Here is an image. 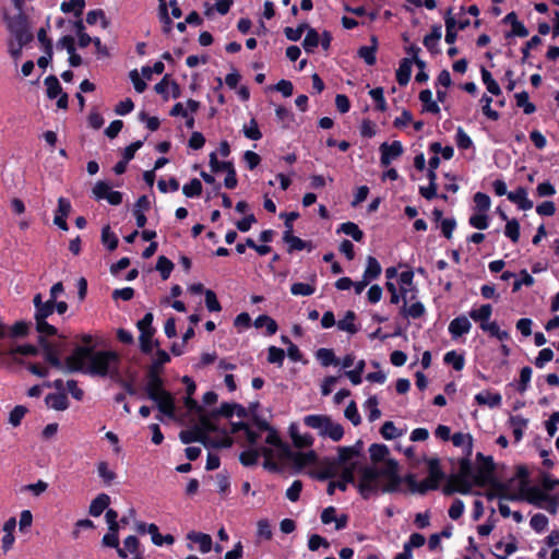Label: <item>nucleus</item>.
<instances>
[{
	"label": "nucleus",
	"instance_id": "1",
	"mask_svg": "<svg viewBox=\"0 0 559 559\" xmlns=\"http://www.w3.org/2000/svg\"><path fill=\"white\" fill-rule=\"evenodd\" d=\"M120 355L114 350H95L93 346H75L66 358L68 372L119 378Z\"/></svg>",
	"mask_w": 559,
	"mask_h": 559
},
{
	"label": "nucleus",
	"instance_id": "2",
	"mask_svg": "<svg viewBox=\"0 0 559 559\" xmlns=\"http://www.w3.org/2000/svg\"><path fill=\"white\" fill-rule=\"evenodd\" d=\"M169 361V354L164 349H157L156 359L152 362L146 372L147 383L145 391L147 397L156 403L162 414L173 417L176 409L175 400L171 393L164 389V381L160 377L163 366Z\"/></svg>",
	"mask_w": 559,
	"mask_h": 559
},
{
	"label": "nucleus",
	"instance_id": "3",
	"mask_svg": "<svg viewBox=\"0 0 559 559\" xmlns=\"http://www.w3.org/2000/svg\"><path fill=\"white\" fill-rule=\"evenodd\" d=\"M396 474H399V464L393 459L386 462L384 468L365 466L360 469V478L357 484L358 492L365 500H368L372 495L379 492V479L381 477Z\"/></svg>",
	"mask_w": 559,
	"mask_h": 559
},
{
	"label": "nucleus",
	"instance_id": "4",
	"mask_svg": "<svg viewBox=\"0 0 559 559\" xmlns=\"http://www.w3.org/2000/svg\"><path fill=\"white\" fill-rule=\"evenodd\" d=\"M476 460L477 467L473 476V481L475 486L485 487L496 478V465L492 456H486L480 452L476 454Z\"/></svg>",
	"mask_w": 559,
	"mask_h": 559
},
{
	"label": "nucleus",
	"instance_id": "5",
	"mask_svg": "<svg viewBox=\"0 0 559 559\" xmlns=\"http://www.w3.org/2000/svg\"><path fill=\"white\" fill-rule=\"evenodd\" d=\"M8 28L21 45H27L34 38L28 27L27 16L23 12L8 17Z\"/></svg>",
	"mask_w": 559,
	"mask_h": 559
},
{
	"label": "nucleus",
	"instance_id": "6",
	"mask_svg": "<svg viewBox=\"0 0 559 559\" xmlns=\"http://www.w3.org/2000/svg\"><path fill=\"white\" fill-rule=\"evenodd\" d=\"M53 302H55V300L48 299L34 313L36 331L39 334H46L48 336L58 335L57 328L47 322V318L50 317L55 312Z\"/></svg>",
	"mask_w": 559,
	"mask_h": 559
},
{
	"label": "nucleus",
	"instance_id": "7",
	"mask_svg": "<svg viewBox=\"0 0 559 559\" xmlns=\"http://www.w3.org/2000/svg\"><path fill=\"white\" fill-rule=\"evenodd\" d=\"M46 334H39L38 344L43 349L45 361L58 370H67L66 361L60 359V350L57 345L47 340Z\"/></svg>",
	"mask_w": 559,
	"mask_h": 559
},
{
	"label": "nucleus",
	"instance_id": "8",
	"mask_svg": "<svg viewBox=\"0 0 559 559\" xmlns=\"http://www.w3.org/2000/svg\"><path fill=\"white\" fill-rule=\"evenodd\" d=\"M473 485L474 481L471 478L460 474H453L448 478L442 488V492L445 496H452L456 492L461 495H468L472 491Z\"/></svg>",
	"mask_w": 559,
	"mask_h": 559
},
{
	"label": "nucleus",
	"instance_id": "9",
	"mask_svg": "<svg viewBox=\"0 0 559 559\" xmlns=\"http://www.w3.org/2000/svg\"><path fill=\"white\" fill-rule=\"evenodd\" d=\"M286 460L293 462L296 469H302L308 465H312L317 462L318 456L314 451L309 452H295L290 447H285L283 456Z\"/></svg>",
	"mask_w": 559,
	"mask_h": 559
},
{
	"label": "nucleus",
	"instance_id": "10",
	"mask_svg": "<svg viewBox=\"0 0 559 559\" xmlns=\"http://www.w3.org/2000/svg\"><path fill=\"white\" fill-rule=\"evenodd\" d=\"M93 194L96 200H106L111 205L121 204L123 199L122 192L111 190L106 181H97L93 188Z\"/></svg>",
	"mask_w": 559,
	"mask_h": 559
},
{
	"label": "nucleus",
	"instance_id": "11",
	"mask_svg": "<svg viewBox=\"0 0 559 559\" xmlns=\"http://www.w3.org/2000/svg\"><path fill=\"white\" fill-rule=\"evenodd\" d=\"M381 156L380 164L382 167H388L393 159L399 158L403 152V145L401 141H393L392 143L384 142L379 147Z\"/></svg>",
	"mask_w": 559,
	"mask_h": 559
},
{
	"label": "nucleus",
	"instance_id": "12",
	"mask_svg": "<svg viewBox=\"0 0 559 559\" xmlns=\"http://www.w3.org/2000/svg\"><path fill=\"white\" fill-rule=\"evenodd\" d=\"M518 495H522L521 500H525L538 508H543V502L550 500V496L537 486L521 488Z\"/></svg>",
	"mask_w": 559,
	"mask_h": 559
},
{
	"label": "nucleus",
	"instance_id": "13",
	"mask_svg": "<svg viewBox=\"0 0 559 559\" xmlns=\"http://www.w3.org/2000/svg\"><path fill=\"white\" fill-rule=\"evenodd\" d=\"M355 464L345 466L341 473V479H337V481H331L328 485L326 492L329 495H333L336 488L341 491H346L348 484H355Z\"/></svg>",
	"mask_w": 559,
	"mask_h": 559
},
{
	"label": "nucleus",
	"instance_id": "14",
	"mask_svg": "<svg viewBox=\"0 0 559 559\" xmlns=\"http://www.w3.org/2000/svg\"><path fill=\"white\" fill-rule=\"evenodd\" d=\"M71 209V202L67 198L60 197L58 199V207L55 213L53 224L64 231L69 229L67 217L69 216Z\"/></svg>",
	"mask_w": 559,
	"mask_h": 559
},
{
	"label": "nucleus",
	"instance_id": "15",
	"mask_svg": "<svg viewBox=\"0 0 559 559\" xmlns=\"http://www.w3.org/2000/svg\"><path fill=\"white\" fill-rule=\"evenodd\" d=\"M472 329V323L468 318L464 314H461L454 318L449 324V333L453 340H456L464 334H467Z\"/></svg>",
	"mask_w": 559,
	"mask_h": 559
},
{
	"label": "nucleus",
	"instance_id": "16",
	"mask_svg": "<svg viewBox=\"0 0 559 559\" xmlns=\"http://www.w3.org/2000/svg\"><path fill=\"white\" fill-rule=\"evenodd\" d=\"M508 200L516 204L519 210L528 211L533 209L534 203L527 198V189L525 187H518L514 191L508 193Z\"/></svg>",
	"mask_w": 559,
	"mask_h": 559
},
{
	"label": "nucleus",
	"instance_id": "17",
	"mask_svg": "<svg viewBox=\"0 0 559 559\" xmlns=\"http://www.w3.org/2000/svg\"><path fill=\"white\" fill-rule=\"evenodd\" d=\"M283 241L288 245L287 252L292 253L294 251H301V250H312V243L311 241L302 240L301 238L295 236L289 230H285L283 234Z\"/></svg>",
	"mask_w": 559,
	"mask_h": 559
},
{
	"label": "nucleus",
	"instance_id": "18",
	"mask_svg": "<svg viewBox=\"0 0 559 559\" xmlns=\"http://www.w3.org/2000/svg\"><path fill=\"white\" fill-rule=\"evenodd\" d=\"M487 486L491 487L492 490L496 491L497 497L500 499H506L510 501H520L522 499V495L511 492L509 490V485L500 481L497 477Z\"/></svg>",
	"mask_w": 559,
	"mask_h": 559
},
{
	"label": "nucleus",
	"instance_id": "19",
	"mask_svg": "<svg viewBox=\"0 0 559 559\" xmlns=\"http://www.w3.org/2000/svg\"><path fill=\"white\" fill-rule=\"evenodd\" d=\"M179 439L183 444L200 442L205 445V441L209 440V436L195 426L193 429L181 430Z\"/></svg>",
	"mask_w": 559,
	"mask_h": 559
},
{
	"label": "nucleus",
	"instance_id": "20",
	"mask_svg": "<svg viewBox=\"0 0 559 559\" xmlns=\"http://www.w3.org/2000/svg\"><path fill=\"white\" fill-rule=\"evenodd\" d=\"M48 407L55 411H66L69 407V399L66 392L49 393L45 397Z\"/></svg>",
	"mask_w": 559,
	"mask_h": 559
},
{
	"label": "nucleus",
	"instance_id": "21",
	"mask_svg": "<svg viewBox=\"0 0 559 559\" xmlns=\"http://www.w3.org/2000/svg\"><path fill=\"white\" fill-rule=\"evenodd\" d=\"M474 399L478 405H487L490 408L499 407L502 403V396L498 392L483 391L476 394Z\"/></svg>",
	"mask_w": 559,
	"mask_h": 559
},
{
	"label": "nucleus",
	"instance_id": "22",
	"mask_svg": "<svg viewBox=\"0 0 559 559\" xmlns=\"http://www.w3.org/2000/svg\"><path fill=\"white\" fill-rule=\"evenodd\" d=\"M141 550V543L139 538L134 535H129L123 540V547L118 548V557L121 559H127L129 554H135Z\"/></svg>",
	"mask_w": 559,
	"mask_h": 559
},
{
	"label": "nucleus",
	"instance_id": "23",
	"mask_svg": "<svg viewBox=\"0 0 559 559\" xmlns=\"http://www.w3.org/2000/svg\"><path fill=\"white\" fill-rule=\"evenodd\" d=\"M412 66L413 60H411L409 58H403L401 60L395 73L396 82L399 83L400 86H405L408 84L412 75Z\"/></svg>",
	"mask_w": 559,
	"mask_h": 559
},
{
	"label": "nucleus",
	"instance_id": "24",
	"mask_svg": "<svg viewBox=\"0 0 559 559\" xmlns=\"http://www.w3.org/2000/svg\"><path fill=\"white\" fill-rule=\"evenodd\" d=\"M109 503L110 497L107 493H99L92 500L88 513L92 516L97 518L108 508Z\"/></svg>",
	"mask_w": 559,
	"mask_h": 559
},
{
	"label": "nucleus",
	"instance_id": "25",
	"mask_svg": "<svg viewBox=\"0 0 559 559\" xmlns=\"http://www.w3.org/2000/svg\"><path fill=\"white\" fill-rule=\"evenodd\" d=\"M338 464L334 459L324 457L321 462V471L318 473V479L326 480L337 474Z\"/></svg>",
	"mask_w": 559,
	"mask_h": 559
},
{
	"label": "nucleus",
	"instance_id": "26",
	"mask_svg": "<svg viewBox=\"0 0 559 559\" xmlns=\"http://www.w3.org/2000/svg\"><path fill=\"white\" fill-rule=\"evenodd\" d=\"M469 318L480 324H485L490 321L492 316V306L490 304L481 305L478 309H472L468 312Z\"/></svg>",
	"mask_w": 559,
	"mask_h": 559
},
{
	"label": "nucleus",
	"instance_id": "27",
	"mask_svg": "<svg viewBox=\"0 0 559 559\" xmlns=\"http://www.w3.org/2000/svg\"><path fill=\"white\" fill-rule=\"evenodd\" d=\"M336 233L337 234L343 233V234L352 237L357 242H361L365 238L364 231L354 222L342 223L338 226Z\"/></svg>",
	"mask_w": 559,
	"mask_h": 559
},
{
	"label": "nucleus",
	"instance_id": "28",
	"mask_svg": "<svg viewBox=\"0 0 559 559\" xmlns=\"http://www.w3.org/2000/svg\"><path fill=\"white\" fill-rule=\"evenodd\" d=\"M480 330L488 333L490 337H495L501 342L508 341L510 334L506 330H501L496 321H488L485 324H480Z\"/></svg>",
	"mask_w": 559,
	"mask_h": 559
},
{
	"label": "nucleus",
	"instance_id": "29",
	"mask_svg": "<svg viewBox=\"0 0 559 559\" xmlns=\"http://www.w3.org/2000/svg\"><path fill=\"white\" fill-rule=\"evenodd\" d=\"M428 465V479H430L433 484H437L439 487L440 481L444 479L445 474L441 469L440 461L437 457L430 459L427 462Z\"/></svg>",
	"mask_w": 559,
	"mask_h": 559
},
{
	"label": "nucleus",
	"instance_id": "30",
	"mask_svg": "<svg viewBox=\"0 0 559 559\" xmlns=\"http://www.w3.org/2000/svg\"><path fill=\"white\" fill-rule=\"evenodd\" d=\"M426 312L425 306L420 301H416L407 307V301L403 302V306L400 310V314L404 318L418 319L423 317Z\"/></svg>",
	"mask_w": 559,
	"mask_h": 559
},
{
	"label": "nucleus",
	"instance_id": "31",
	"mask_svg": "<svg viewBox=\"0 0 559 559\" xmlns=\"http://www.w3.org/2000/svg\"><path fill=\"white\" fill-rule=\"evenodd\" d=\"M321 436H328L333 441H340L344 436V428L341 424L333 423L330 417L325 423V426L322 431H320Z\"/></svg>",
	"mask_w": 559,
	"mask_h": 559
},
{
	"label": "nucleus",
	"instance_id": "32",
	"mask_svg": "<svg viewBox=\"0 0 559 559\" xmlns=\"http://www.w3.org/2000/svg\"><path fill=\"white\" fill-rule=\"evenodd\" d=\"M198 416L200 425L197 427L202 429L204 433L207 435L209 432L218 431V426L215 424V419H217V417L212 416V411L209 413L204 411V413H201Z\"/></svg>",
	"mask_w": 559,
	"mask_h": 559
},
{
	"label": "nucleus",
	"instance_id": "33",
	"mask_svg": "<svg viewBox=\"0 0 559 559\" xmlns=\"http://www.w3.org/2000/svg\"><path fill=\"white\" fill-rule=\"evenodd\" d=\"M188 538L193 543L199 544L201 552L206 554L212 549V537L209 534L191 532L188 534Z\"/></svg>",
	"mask_w": 559,
	"mask_h": 559
},
{
	"label": "nucleus",
	"instance_id": "34",
	"mask_svg": "<svg viewBox=\"0 0 559 559\" xmlns=\"http://www.w3.org/2000/svg\"><path fill=\"white\" fill-rule=\"evenodd\" d=\"M85 5V0H69L61 3L60 10L63 13H73L75 17H81Z\"/></svg>",
	"mask_w": 559,
	"mask_h": 559
},
{
	"label": "nucleus",
	"instance_id": "35",
	"mask_svg": "<svg viewBox=\"0 0 559 559\" xmlns=\"http://www.w3.org/2000/svg\"><path fill=\"white\" fill-rule=\"evenodd\" d=\"M356 313L353 310H348L344 318L338 320L337 328L341 331L348 332L349 334H356L358 332V328L355 324Z\"/></svg>",
	"mask_w": 559,
	"mask_h": 559
},
{
	"label": "nucleus",
	"instance_id": "36",
	"mask_svg": "<svg viewBox=\"0 0 559 559\" xmlns=\"http://www.w3.org/2000/svg\"><path fill=\"white\" fill-rule=\"evenodd\" d=\"M382 267L379 263V261L369 255L367 258V266L364 272L362 277L365 280H368L369 282L377 280L381 274Z\"/></svg>",
	"mask_w": 559,
	"mask_h": 559
},
{
	"label": "nucleus",
	"instance_id": "37",
	"mask_svg": "<svg viewBox=\"0 0 559 559\" xmlns=\"http://www.w3.org/2000/svg\"><path fill=\"white\" fill-rule=\"evenodd\" d=\"M254 326L257 329L265 326L267 336L274 335L278 330L276 321L267 314H260L254 320Z\"/></svg>",
	"mask_w": 559,
	"mask_h": 559
},
{
	"label": "nucleus",
	"instance_id": "38",
	"mask_svg": "<svg viewBox=\"0 0 559 559\" xmlns=\"http://www.w3.org/2000/svg\"><path fill=\"white\" fill-rule=\"evenodd\" d=\"M419 100L423 103L424 111H428L431 114H439L440 107L432 99V92L428 88L420 91L419 93Z\"/></svg>",
	"mask_w": 559,
	"mask_h": 559
},
{
	"label": "nucleus",
	"instance_id": "39",
	"mask_svg": "<svg viewBox=\"0 0 559 559\" xmlns=\"http://www.w3.org/2000/svg\"><path fill=\"white\" fill-rule=\"evenodd\" d=\"M155 332L151 331H143V333H140L139 342H140V349L143 354L150 355L153 352L154 346H158V341L153 342V336Z\"/></svg>",
	"mask_w": 559,
	"mask_h": 559
},
{
	"label": "nucleus",
	"instance_id": "40",
	"mask_svg": "<svg viewBox=\"0 0 559 559\" xmlns=\"http://www.w3.org/2000/svg\"><path fill=\"white\" fill-rule=\"evenodd\" d=\"M44 83L47 87L46 93L49 99H55L63 93L61 84L56 75H48Z\"/></svg>",
	"mask_w": 559,
	"mask_h": 559
},
{
	"label": "nucleus",
	"instance_id": "41",
	"mask_svg": "<svg viewBox=\"0 0 559 559\" xmlns=\"http://www.w3.org/2000/svg\"><path fill=\"white\" fill-rule=\"evenodd\" d=\"M384 478L388 481L384 485L379 484V491L382 493H394L400 491V486L403 483L402 476L400 474L385 476Z\"/></svg>",
	"mask_w": 559,
	"mask_h": 559
},
{
	"label": "nucleus",
	"instance_id": "42",
	"mask_svg": "<svg viewBox=\"0 0 559 559\" xmlns=\"http://www.w3.org/2000/svg\"><path fill=\"white\" fill-rule=\"evenodd\" d=\"M317 359L321 362L322 366L329 367L331 365L337 366L340 365V359L336 358L333 349L330 348H320L316 353Z\"/></svg>",
	"mask_w": 559,
	"mask_h": 559
},
{
	"label": "nucleus",
	"instance_id": "43",
	"mask_svg": "<svg viewBox=\"0 0 559 559\" xmlns=\"http://www.w3.org/2000/svg\"><path fill=\"white\" fill-rule=\"evenodd\" d=\"M389 453H390L389 448L385 444L372 443L369 447L370 460L373 463H380V462L384 461L386 459V456L389 455Z\"/></svg>",
	"mask_w": 559,
	"mask_h": 559
},
{
	"label": "nucleus",
	"instance_id": "44",
	"mask_svg": "<svg viewBox=\"0 0 559 559\" xmlns=\"http://www.w3.org/2000/svg\"><path fill=\"white\" fill-rule=\"evenodd\" d=\"M480 74L483 83L486 85L488 92L492 95L499 96L502 92L497 81L492 78L491 73L485 67H481Z\"/></svg>",
	"mask_w": 559,
	"mask_h": 559
},
{
	"label": "nucleus",
	"instance_id": "45",
	"mask_svg": "<svg viewBox=\"0 0 559 559\" xmlns=\"http://www.w3.org/2000/svg\"><path fill=\"white\" fill-rule=\"evenodd\" d=\"M528 98V93L525 91L515 94L516 106L522 108L525 115H532L536 111V106Z\"/></svg>",
	"mask_w": 559,
	"mask_h": 559
},
{
	"label": "nucleus",
	"instance_id": "46",
	"mask_svg": "<svg viewBox=\"0 0 559 559\" xmlns=\"http://www.w3.org/2000/svg\"><path fill=\"white\" fill-rule=\"evenodd\" d=\"M443 361L447 365H451L456 371H461L465 365L464 356L462 354H457L455 350L445 353Z\"/></svg>",
	"mask_w": 559,
	"mask_h": 559
},
{
	"label": "nucleus",
	"instance_id": "47",
	"mask_svg": "<svg viewBox=\"0 0 559 559\" xmlns=\"http://www.w3.org/2000/svg\"><path fill=\"white\" fill-rule=\"evenodd\" d=\"M320 35L314 28H309L305 39L302 41V47L307 52H313L314 48L319 46Z\"/></svg>",
	"mask_w": 559,
	"mask_h": 559
},
{
	"label": "nucleus",
	"instance_id": "48",
	"mask_svg": "<svg viewBox=\"0 0 559 559\" xmlns=\"http://www.w3.org/2000/svg\"><path fill=\"white\" fill-rule=\"evenodd\" d=\"M504 236L509 238L513 243H516L520 239V223L516 218L507 221L504 227Z\"/></svg>",
	"mask_w": 559,
	"mask_h": 559
},
{
	"label": "nucleus",
	"instance_id": "49",
	"mask_svg": "<svg viewBox=\"0 0 559 559\" xmlns=\"http://www.w3.org/2000/svg\"><path fill=\"white\" fill-rule=\"evenodd\" d=\"M174 263L165 255H159L156 263V270L160 273L164 281L168 280L173 270Z\"/></svg>",
	"mask_w": 559,
	"mask_h": 559
},
{
	"label": "nucleus",
	"instance_id": "50",
	"mask_svg": "<svg viewBox=\"0 0 559 559\" xmlns=\"http://www.w3.org/2000/svg\"><path fill=\"white\" fill-rule=\"evenodd\" d=\"M275 115L284 129L289 128L290 124L295 121L294 114L284 106H277L275 109Z\"/></svg>",
	"mask_w": 559,
	"mask_h": 559
},
{
	"label": "nucleus",
	"instance_id": "51",
	"mask_svg": "<svg viewBox=\"0 0 559 559\" xmlns=\"http://www.w3.org/2000/svg\"><path fill=\"white\" fill-rule=\"evenodd\" d=\"M210 167L212 173L217 174L221 171H229L234 167L231 162H219L215 152L210 154Z\"/></svg>",
	"mask_w": 559,
	"mask_h": 559
},
{
	"label": "nucleus",
	"instance_id": "52",
	"mask_svg": "<svg viewBox=\"0 0 559 559\" xmlns=\"http://www.w3.org/2000/svg\"><path fill=\"white\" fill-rule=\"evenodd\" d=\"M31 323L26 321H17L11 328H8V336L24 337L28 334Z\"/></svg>",
	"mask_w": 559,
	"mask_h": 559
},
{
	"label": "nucleus",
	"instance_id": "53",
	"mask_svg": "<svg viewBox=\"0 0 559 559\" xmlns=\"http://www.w3.org/2000/svg\"><path fill=\"white\" fill-rule=\"evenodd\" d=\"M182 193L187 198H198L202 193V183L198 178H193L189 183L182 187Z\"/></svg>",
	"mask_w": 559,
	"mask_h": 559
},
{
	"label": "nucleus",
	"instance_id": "54",
	"mask_svg": "<svg viewBox=\"0 0 559 559\" xmlns=\"http://www.w3.org/2000/svg\"><path fill=\"white\" fill-rule=\"evenodd\" d=\"M285 359V350L283 348L276 347L274 345L267 348V362L277 365L278 367L283 366Z\"/></svg>",
	"mask_w": 559,
	"mask_h": 559
},
{
	"label": "nucleus",
	"instance_id": "55",
	"mask_svg": "<svg viewBox=\"0 0 559 559\" xmlns=\"http://www.w3.org/2000/svg\"><path fill=\"white\" fill-rule=\"evenodd\" d=\"M260 456V451L257 449H249L245 450L239 455L240 463L246 466L250 467L257 464Z\"/></svg>",
	"mask_w": 559,
	"mask_h": 559
},
{
	"label": "nucleus",
	"instance_id": "56",
	"mask_svg": "<svg viewBox=\"0 0 559 559\" xmlns=\"http://www.w3.org/2000/svg\"><path fill=\"white\" fill-rule=\"evenodd\" d=\"M377 50L376 46H361L358 49L357 55L359 58L364 59L368 66H373L377 62Z\"/></svg>",
	"mask_w": 559,
	"mask_h": 559
},
{
	"label": "nucleus",
	"instance_id": "57",
	"mask_svg": "<svg viewBox=\"0 0 559 559\" xmlns=\"http://www.w3.org/2000/svg\"><path fill=\"white\" fill-rule=\"evenodd\" d=\"M326 415H307L304 418V424L307 427H310L312 429H319L320 431L323 430L325 423L328 420Z\"/></svg>",
	"mask_w": 559,
	"mask_h": 559
},
{
	"label": "nucleus",
	"instance_id": "58",
	"mask_svg": "<svg viewBox=\"0 0 559 559\" xmlns=\"http://www.w3.org/2000/svg\"><path fill=\"white\" fill-rule=\"evenodd\" d=\"M365 367H366V362L364 359H360L357 364H356V367L355 369L353 370H348L345 372V376L348 377V379L350 380V382L354 384V385H358L361 383L362 381V373H364V370H365Z\"/></svg>",
	"mask_w": 559,
	"mask_h": 559
},
{
	"label": "nucleus",
	"instance_id": "59",
	"mask_svg": "<svg viewBox=\"0 0 559 559\" xmlns=\"http://www.w3.org/2000/svg\"><path fill=\"white\" fill-rule=\"evenodd\" d=\"M243 135L253 141L262 139V132L259 129L258 122L254 118L250 120L249 126L245 124L242 128Z\"/></svg>",
	"mask_w": 559,
	"mask_h": 559
},
{
	"label": "nucleus",
	"instance_id": "60",
	"mask_svg": "<svg viewBox=\"0 0 559 559\" xmlns=\"http://www.w3.org/2000/svg\"><path fill=\"white\" fill-rule=\"evenodd\" d=\"M468 224L479 230L487 229L489 226V217L486 213L473 214L468 218Z\"/></svg>",
	"mask_w": 559,
	"mask_h": 559
},
{
	"label": "nucleus",
	"instance_id": "61",
	"mask_svg": "<svg viewBox=\"0 0 559 559\" xmlns=\"http://www.w3.org/2000/svg\"><path fill=\"white\" fill-rule=\"evenodd\" d=\"M314 292L316 287L308 283L297 282L290 286V293L294 296H311Z\"/></svg>",
	"mask_w": 559,
	"mask_h": 559
},
{
	"label": "nucleus",
	"instance_id": "62",
	"mask_svg": "<svg viewBox=\"0 0 559 559\" xmlns=\"http://www.w3.org/2000/svg\"><path fill=\"white\" fill-rule=\"evenodd\" d=\"M102 242L110 251L115 250L118 247V237L115 235V233L110 231L109 226H105L102 230Z\"/></svg>",
	"mask_w": 559,
	"mask_h": 559
},
{
	"label": "nucleus",
	"instance_id": "63",
	"mask_svg": "<svg viewBox=\"0 0 559 559\" xmlns=\"http://www.w3.org/2000/svg\"><path fill=\"white\" fill-rule=\"evenodd\" d=\"M28 412L27 407L24 405H16L9 414V423L13 427H17L21 425L22 419Z\"/></svg>",
	"mask_w": 559,
	"mask_h": 559
},
{
	"label": "nucleus",
	"instance_id": "64",
	"mask_svg": "<svg viewBox=\"0 0 559 559\" xmlns=\"http://www.w3.org/2000/svg\"><path fill=\"white\" fill-rule=\"evenodd\" d=\"M380 433L381 436L385 439V440H393V439H396L399 438L400 436H402V431L399 430L394 423L393 421H385L381 429H380Z\"/></svg>",
	"mask_w": 559,
	"mask_h": 559
}]
</instances>
